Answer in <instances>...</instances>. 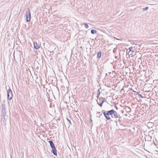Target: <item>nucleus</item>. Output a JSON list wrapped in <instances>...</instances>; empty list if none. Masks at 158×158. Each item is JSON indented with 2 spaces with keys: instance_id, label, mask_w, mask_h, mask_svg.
I'll return each instance as SVG.
<instances>
[{
  "instance_id": "6ab92c4d",
  "label": "nucleus",
  "mask_w": 158,
  "mask_h": 158,
  "mask_svg": "<svg viewBox=\"0 0 158 158\" xmlns=\"http://www.w3.org/2000/svg\"><path fill=\"white\" fill-rule=\"evenodd\" d=\"M157 81V80H154L153 81V83H156Z\"/></svg>"
},
{
  "instance_id": "5701e85b",
  "label": "nucleus",
  "mask_w": 158,
  "mask_h": 158,
  "mask_svg": "<svg viewBox=\"0 0 158 158\" xmlns=\"http://www.w3.org/2000/svg\"><path fill=\"white\" fill-rule=\"evenodd\" d=\"M154 143V144H155V145L156 146V144H155V143Z\"/></svg>"
},
{
  "instance_id": "4468645a",
  "label": "nucleus",
  "mask_w": 158,
  "mask_h": 158,
  "mask_svg": "<svg viewBox=\"0 0 158 158\" xmlns=\"http://www.w3.org/2000/svg\"><path fill=\"white\" fill-rule=\"evenodd\" d=\"M85 27L86 28H89V25L87 23H85Z\"/></svg>"
},
{
  "instance_id": "f8f14e48",
  "label": "nucleus",
  "mask_w": 158,
  "mask_h": 158,
  "mask_svg": "<svg viewBox=\"0 0 158 158\" xmlns=\"http://www.w3.org/2000/svg\"><path fill=\"white\" fill-rule=\"evenodd\" d=\"M102 100H101V103H102V104L105 101V99H104L103 98H101Z\"/></svg>"
},
{
  "instance_id": "dca6fc26",
  "label": "nucleus",
  "mask_w": 158,
  "mask_h": 158,
  "mask_svg": "<svg viewBox=\"0 0 158 158\" xmlns=\"http://www.w3.org/2000/svg\"><path fill=\"white\" fill-rule=\"evenodd\" d=\"M131 43L132 44H135V45H136L137 44H135V42L132 41H131Z\"/></svg>"
},
{
  "instance_id": "39448f33",
  "label": "nucleus",
  "mask_w": 158,
  "mask_h": 158,
  "mask_svg": "<svg viewBox=\"0 0 158 158\" xmlns=\"http://www.w3.org/2000/svg\"><path fill=\"white\" fill-rule=\"evenodd\" d=\"M13 95L12 91L11 89H9L7 90V98L8 99L10 100L12 98Z\"/></svg>"
},
{
  "instance_id": "0eeeda50",
  "label": "nucleus",
  "mask_w": 158,
  "mask_h": 158,
  "mask_svg": "<svg viewBox=\"0 0 158 158\" xmlns=\"http://www.w3.org/2000/svg\"><path fill=\"white\" fill-rule=\"evenodd\" d=\"M102 55V52L101 51H99L97 55V58H100Z\"/></svg>"
},
{
  "instance_id": "4be33fe9",
  "label": "nucleus",
  "mask_w": 158,
  "mask_h": 158,
  "mask_svg": "<svg viewBox=\"0 0 158 158\" xmlns=\"http://www.w3.org/2000/svg\"><path fill=\"white\" fill-rule=\"evenodd\" d=\"M97 113H98V114H101V112H97Z\"/></svg>"
},
{
  "instance_id": "9b49d317",
  "label": "nucleus",
  "mask_w": 158,
  "mask_h": 158,
  "mask_svg": "<svg viewBox=\"0 0 158 158\" xmlns=\"http://www.w3.org/2000/svg\"><path fill=\"white\" fill-rule=\"evenodd\" d=\"M101 100H102L101 98H100L98 100H97V102L98 103H99V102L101 103Z\"/></svg>"
},
{
  "instance_id": "7ed1b4c3",
  "label": "nucleus",
  "mask_w": 158,
  "mask_h": 158,
  "mask_svg": "<svg viewBox=\"0 0 158 158\" xmlns=\"http://www.w3.org/2000/svg\"><path fill=\"white\" fill-rule=\"evenodd\" d=\"M114 113L113 114V115H112V118H115L117 119H118V121H119V122H121V120H120V119L121 118V117L120 116V115L118 114L117 112L114 110Z\"/></svg>"
},
{
  "instance_id": "2eb2a0df",
  "label": "nucleus",
  "mask_w": 158,
  "mask_h": 158,
  "mask_svg": "<svg viewBox=\"0 0 158 158\" xmlns=\"http://www.w3.org/2000/svg\"><path fill=\"white\" fill-rule=\"evenodd\" d=\"M67 120L69 122L70 125H72V123L71 122L70 120L68 118H67Z\"/></svg>"
},
{
  "instance_id": "aec40b11",
  "label": "nucleus",
  "mask_w": 158,
  "mask_h": 158,
  "mask_svg": "<svg viewBox=\"0 0 158 158\" xmlns=\"http://www.w3.org/2000/svg\"><path fill=\"white\" fill-rule=\"evenodd\" d=\"M138 95H139V96L140 97H141V98H142V97H142V95H141L140 94H138Z\"/></svg>"
},
{
  "instance_id": "f3484780",
  "label": "nucleus",
  "mask_w": 158,
  "mask_h": 158,
  "mask_svg": "<svg viewBox=\"0 0 158 158\" xmlns=\"http://www.w3.org/2000/svg\"><path fill=\"white\" fill-rule=\"evenodd\" d=\"M133 48V47H131L130 48H128V50H129V52H131V50Z\"/></svg>"
},
{
  "instance_id": "1a4fd4ad",
  "label": "nucleus",
  "mask_w": 158,
  "mask_h": 158,
  "mask_svg": "<svg viewBox=\"0 0 158 158\" xmlns=\"http://www.w3.org/2000/svg\"><path fill=\"white\" fill-rule=\"evenodd\" d=\"M97 92H98V94H97V98H98V99L99 96L100 95V92L99 89H98Z\"/></svg>"
},
{
  "instance_id": "a211bd4d",
  "label": "nucleus",
  "mask_w": 158,
  "mask_h": 158,
  "mask_svg": "<svg viewBox=\"0 0 158 158\" xmlns=\"http://www.w3.org/2000/svg\"><path fill=\"white\" fill-rule=\"evenodd\" d=\"M98 105L101 107H102V105H103V104L102 103H98Z\"/></svg>"
},
{
  "instance_id": "9d476101",
  "label": "nucleus",
  "mask_w": 158,
  "mask_h": 158,
  "mask_svg": "<svg viewBox=\"0 0 158 158\" xmlns=\"http://www.w3.org/2000/svg\"><path fill=\"white\" fill-rule=\"evenodd\" d=\"M102 113H103L105 117L106 118V114H107V112H106L105 110H103L102 111Z\"/></svg>"
},
{
  "instance_id": "f257e3e1",
  "label": "nucleus",
  "mask_w": 158,
  "mask_h": 158,
  "mask_svg": "<svg viewBox=\"0 0 158 158\" xmlns=\"http://www.w3.org/2000/svg\"><path fill=\"white\" fill-rule=\"evenodd\" d=\"M48 143H50V146L52 149L51 152L54 155L57 156V150L56 149L54 143L51 140L49 141Z\"/></svg>"
},
{
  "instance_id": "412c9836",
  "label": "nucleus",
  "mask_w": 158,
  "mask_h": 158,
  "mask_svg": "<svg viewBox=\"0 0 158 158\" xmlns=\"http://www.w3.org/2000/svg\"><path fill=\"white\" fill-rule=\"evenodd\" d=\"M102 115V114H101L100 115V116H99V118H100V116H101Z\"/></svg>"
},
{
  "instance_id": "f03ea898",
  "label": "nucleus",
  "mask_w": 158,
  "mask_h": 158,
  "mask_svg": "<svg viewBox=\"0 0 158 158\" xmlns=\"http://www.w3.org/2000/svg\"><path fill=\"white\" fill-rule=\"evenodd\" d=\"M25 15L26 17V21L27 22H29L31 18V15L29 9H28L26 11Z\"/></svg>"
},
{
  "instance_id": "6e6552de",
  "label": "nucleus",
  "mask_w": 158,
  "mask_h": 158,
  "mask_svg": "<svg viewBox=\"0 0 158 158\" xmlns=\"http://www.w3.org/2000/svg\"><path fill=\"white\" fill-rule=\"evenodd\" d=\"M91 33L93 34H94L97 33V31L94 29H92L91 30Z\"/></svg>"
},
{
  "instance_id": "ddd939ff",
  "label": "nucleus",
  "mask_w": 158,
  "mask_h": 158,
  "mask_svg": "<svg viewBox=\"0 0 158 158\" xmlns=\"http://www.w3.org/2000/svg\"><path fill=\"white\" fill-rule=\"evenodd\" d=\"M148 9V7L147 6L143 8V10H147Z\"/></svg>"
},
{
  "instance_id": "20e7f679",
  "label": "nucleus",
  "mask_w": 158,
  "mask_h": 158,
  "mask_svg": "<svg viewBox=\"0 0 158 158\" xmlns=\"http://www.w3.org/2000/svg\"><path fill=\"white\" fill-rule=\"evenodd\" d=\"M114 110H112L107 111V114L106 118L108 120L110 119L111 118L109 115H111L112 116L113 114L114 113Z\"/></svg>"
},
{
  "instance_id": "423d86ee",
  "label": "nucleus",
  "mask_w": 158,
  "mask_h": 158,
  "mask_svg": "<svg viewBox=\"0 0 158 158\" xmlns=\"http://www.w3.org/2000/svg\"><path fill=\"white\" fill-rule=\"evenodd\" d=\"M34 47L35 49H38L40 48V45L38 44L36 42H34Z\"/></svg>"
}]
</instances>
